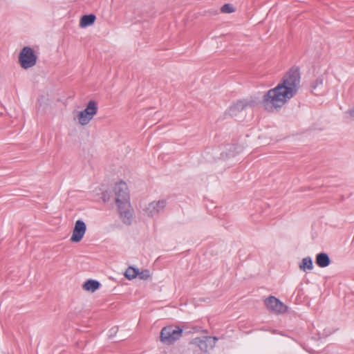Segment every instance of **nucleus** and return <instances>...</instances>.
Here are the masks:
<instances>
[{"instance_id": "9d476101", "label": "nucleus", "mask_w": 354, "mask_h": 354, "mask_svg": "<svg viewBox=\"0 0 354 354\" xmlns=\"http://www.w3.org/2000/svg\"><path fill=\"white\" fill-rule=\"evenodd\" d=\"M131 203L129 205H121V208H118L120 218L122 223L125 225H130L132 223L133 213L129 209Z\"/></svg>"}, {"instance_id": "412c9836", "label": "nucleus", "mask_w": 354, "mask_h": 354, "mask_svg": "<svg viewBox=\"0 0 354 354\" xmlns=\"http://www.w3.org/2000/svg\"><path fill=\"white\" fill-rule=\"evenodd\" d=\"M138 276L140 279L146 280L150 277V271L148 269H145L142 271L139 270V274H138Z\"/></svg>"}, {"instance_id": "7ed1b4c3", "label": "nucleus", "mask_w": 354, "mask_h": 354, "mask_svg": "<svg viewBox=\"0 0 354 354\" xmlns=\"http://www.w3.org/2000/svg\"><path fill=\"white\" fill-rule=\"evenodd\" d=\"M19 64L24 69H28L34 66L37 61V55L30 46H26L21 48L19 52Z\"/></svg>"}, {"instance_id": "6e6552de", "label": "nucleus", "mask_w": 354, "mask_h": 354, "mask_svg": "<svg viewBox=\"0 0 354 354\" xmlns=\"http://www.w3.org/2000/svg\"><path fill=\"white\" fill-rule=\"evenodd\" d=\"M86 231V225L85 222L82 219H78L75 221V225L73 230L72 236H71V241L73 243L80 242Z\"/></svg>"}, {"instance_id": "a211bd4d", "label": "nucleus", "mask_w": 354, "mask_h": 354, "mask_svg": "<svg viewBox=\"0 0 354 354\" xmlns=\"http://www.w3.org/2000/svg\"><path fill=\"white\" fill-rule=\"evenodd\" d=\"M242 150V147L237 144L230 145L228 149V152L226 153V156L228 158L234 157L237 153H239Z\"/></svg>"}, {"instance_id": "0eeeda50", "label": "nucleus", "mask_w": 354, "mask_h": 354, "mask_svg": "<svg viewBox=\"0 0 354 354\" xmlns=\"http://www.w3.org/2000/svg\"><path fill=\"white\" fill-rule=\"evenodd\" d=\"M267 308L277 314H283L287 312L288 307L274 296H269L264 301Z\"/></svg>"}, {"instance_id": "423d86ee", "label": "nucleus", "mask_w": 354, "mask_h": 354, "mask_svg": "<svg viewBox=\"0 0 354 354\" xmlns=\"http://www.w3.org/2000/svg\"><path fill=\"white\" fill-rule=\"evenodd\" d=\"M218 339L216 336H203L193 339L190 344L196 345L203 352H208L215 346Z\"/></svg>"}, {"instance_id": "5701e85b", "label": "nucleus", "mask_w": 354, "mask_h": 354, "mask_svg": "<svg viewBox=\"0 0 354 354\" xmlns=\"http://www.w3.org/2000/svg\"><path fill=\"white\" fill-rule=\"evenodd\" d=\"M118 331V326H113L109 330V337L112 338L115 337Z\"/></svg>"}, {"instance_id": "6ab92c4d", "label": "nucleus", "mask_w": 354, "mask_h": 354, "mask_svg": "<svg viewBox=\"0 0 354 354\" xmlns=\"http://www.w3.org/2000/svg\"><path fill=\"white\" fill-rule=\"evenodd\" d=\"M323 81H324V78L322 75L317 77L316 78V80L313 81L310 83L311 92L313 93V91L316 90V88L318 86H322L323 84Z\"/></svg>"}, {"instance_id": "393cba45", "label": "nucleus", "mask_w": 354, "mask_h": 354, "mask_svg": "<svg viewBox=\"0 0 354 354\" xmlns=\"http://www.w3.org/2000/svg\"><path fill=\"white\" fill-rule=\"evenodd\" d=\"M327 336H328V334H325L324 333H323L322 335L320 333H318V338L319 339H322V337H326Z\"/></svg>"}, {"instance_id": "f257e3e1", "label": "nucleus", "mask_w": 354, "mask_h": 354, "mask_svg": "<svg viewBox=\"0 0 354 354\" xmlns=\"http://www.w3.org/2000/svg\"><path fill=\"white\" fill-rule=\"evenodd\" d=\"M301 73L299 67L293 66L286 72L277 85L269 89L264 95L261 104L265 109L279 111L290 99L294 97L300 88Z\"/></svg>"}, {"instance_id": "4468645a", "label": "nucleus", "mask_w": 354, "mask_h": 354, "mask_svg": "<svg viewBox=\"0 0 354 354\" xmlns=\"http://www.w3.org/2000/svg\"><path fill=\"white\" fill-rule=\"evenodd\" d=\"M93 115L82 110L78 112L77 115V119L78 123L82 126L88 124L91 120L93 118Z\"/></svg>"}, {"instance_id": "20e7f679", "label": "nucleus", "mask_w": 354, "mask_h": 354, "mask_svg": "<svg viewBox=\"0 0 354 354\" xmlns=\"http://www.w3.org/2000/svg\"><path fill=\"white\" fill-rule=\"evenodd\" d=\"M259 102L252 97L247 99L238 100L232 104L227 110V113L232 117L236 116L240 112L246 109L248 107H254Z\"/></svg>"}, {"instance_id": "ddd939ff", "label": "nucleus", "mask_w": 354, "mask_h": 354, "mask_svg": "<svg viewBox=\"0 0 354 354\" xmlns=\"http://www.w3.org/2000/svg\"><path fill=\"white\" fill-rule=\"evenodd\" d=\"M96 20V15L93 13L83 15L80 20L81 28H87L92 26Z\"/></svg>"}, {"instance_id": "f3484780", "label": "nucleus", "mask_w": 354, "mask_h": 354, "mask_svg": "<svg viewBox=\"0 0 354 354\" xmlns=\"http://www.w3.org/2000/svg\"><path fill=\"white\" fill-rule=\"evenodd\" d=\"M138 274H139L138 268L129 266L124 272V277L129 280H132L138 277Z\"/></svg>"}, {"instance_id": "dca6fc26", "label": "nucleus", "mask_w": 354, "mask_h": 354, "mask_svg": "<svg viewBox=\"0 0 354 354\" xmlns=\"http://www.w3.org/2000/svg\"><path fill=\"white\" fill-rule=\"evenodd\" d=\"M84 111L95 116L97 113L98 111L97 102L94 100H90L86 104V107Z\"/></svg>"}, {"instance_id": "a878e982", "label": "nucleus", "mask_w": 354, "mask_h": 354, "mask_svg": "<svg viewBox=\"0 0 354 354\" xmlns=\"http://www.w3.org/2000/svg\"><path fill=\"white\" fill-rule=\"evenodd\" d=\"M195 354H209L208 352H203L201 351L200 353H196V351H195Z\"/></svg>"}, {"instance_id": "bb28decb", "label": "nucleus", "mask_w": 354, "mask_h": 354, "mask_svg": "<svg viewBox=\"0 0 354 354\" xmlns=\"http://www.w3.org/2000/svg\"><path fill=\"white\" fill-rule=\"evenodd\" d=\"M192 329L194 330V332H198V326H194L192 328Z\"/></svg>"}, {"instance_id": "4be33fe9", "label": "nucleus", "mask_w": 354, "mask_h": 354, "mask_svg": "<svg viewBox=\"0 0 354 354\" xmlns=\"http://www.w3.org/2000/svg\"><path fill=\"white\" fill-rule=\"evenodd\" d=\"M112 197L111 192L106 190L102 193L101 198L104 201V203L109 202Z\"/></svg>"}, {"instance_id": "b1692460", "label": "nucleus", "mask_w": 354, "mask_h": 354, "mask_svg": "<svg viewBox=\"0 0 354 354\" xmlns=\"http://www.w3.org/2000/svg\"><path fill=\"white\" fill-rule=\"evenodd\" d=\"M346 114H348L351 118L354 119V106L352 109H348L346 112Z\"/></svg>"}, {"instance_id": "aec40b11", "label": "nucleus", "mask_w": 354, "mask_h": 354, "mask_svg": "<svg viewBox=\"0 0 354 354\" xmlns=\"http://www.w3.org/2000/svg\"><path fill=\"white\" fill-rule=\"evenodd\" d=\"M221 11L223 13L230 14L235 11V8L231 3H225L221 6Z\"/></svg>"}, {"instance_id": "1a4fd4ad", "label": "nucleus", "mask_w": 354, "mask_h": 354, "mask_svg": "<svg viewBox=\"0 0 354 354\" xmlns=\"http://www.w3.org/2000/svg\"><path fill=\"white\" fill-rule=\"evenodd\" d=\"M167 201L165 199L150 203L147 207L149 215L154 216L162 213L167 205Z\"/></svg>"}, {"instance_id": "2eb2a0df", "label": "nucleus", "mask_w": 354, "mask_h": 354, "mask_svg": "<svg viewBox=\"0 0 354 354\" xmlns=\"http://www.w3.org/2000/svg\"><path fill=\"white\" fill-rule=\"evenodd\" d=\"M299 268L304 272L312 270L314 268L313 261L310 257H304L299 264Z\"/></svg>"}, {"instance_id": "f03ea898", "label": "nucleus", "mask_w": 354, "mask_h": 354, "mask_svg": "<svg viewBox=\"0 0 354 354\" xmlns=\"http://www.w3.org/2000/svg\"><path fill=\"white\" fill-rule=\"evenodd\" d=\"M185 326L169 325L163 327L160 333V341L166 345H171L178 340L183 335Z\"/></svg>"}, {"instance_id": "f8f14e48", "label": "nucleus", "mask_w": 354, "mask_h": 354, "mask_svg": "<svg viewBox=\"0 0 354 354\" xmlns=\"http://www.w3.org/2000/svg\"><path fill=\"white\" fill-rule=\"evenodd\" d=\"M101 283L95 279H89L82 284V288L86 291L94 292L101 287Z\"/></svg>"}, {"instance_id": "39448f33", "label": "nucleus", "mask_w": 354, "mask_h": 354, "mask_svg": "<svg viewBox=\"0 0 354 354\" xmlns=\"http://www.w3.org/2000/svg\"><path fill=\"white\" fill-rule=\"evenodd\" d=\"M114 192L115 194V201L118 208H121V205L122 204L129 205L130 196L125 182L120 181L116 183L114 187Z\"/></svg>"}, {"instance_id": "9b49d317", "label": "nucleus", "mask_w": 354, "mask_h": 354, "mask_svg": "<svg viewBox=\"0 0 354 354\" xmlns=\"http://www.w3.org/2000/svg\"><path fill=\"white\" fill-rule=\"evenodd\" d=\"M315 263L319 268H326L331 263V259L326 252H321L315 256Z\"/></svg>"}]
</instances>
